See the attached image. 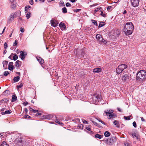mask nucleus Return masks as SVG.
Segmentation results:
<instances>
[{
  "instance_id": "21",
  "label": "nucleus",
  "mask_w": 146,
  "mask_h": 146,
  "mask_svg": "<svg viewBox=\"0 0 146 146\" xmlns=\"http://www.w3.org/2000/svg\"><path fill=\"white\" fill-rule=\"evenodd\" d=\"M17 100V97L15 95H13L11 100V102H14Z\"/></svg>"
},
{
  "instance_id": "54",
  "label": "nucleus",
  "mask_w": 146,
  "mask_h": 146,
  "mask_svg": "<svg viewBox=\"0 0 146 146\" xmlns=\"http://www.w3.org/2000/svg\"><path fill=\"white\" fill-rule=\"evenodd\" d=\"M17 41L15 40V42L14 43L13 46H15L17 45Z\"/></svg>"
},
{
  "instance_id": "49",
  "label": "nucleus",
  "mask_w": 146,
  "mask_h": 146,
  "mask_svg": "<svg viewBox=\"0 0 146 146\" xmlns=\"http://www.w3.org/2000/svg\"><path fill=\"white\" fill-rule=\"evenodd\" d=\"M23 86V85L22 84H20L19 85L17 86L18 89H19V88H21Z\"/></svg>"
},
{
  "instance_id": "52",
  "label": "nucleus",
  "mask_w": 146,
  "mask_h": 146,
  "mask_svg": "<svg viewBox=\"0 0 146 146\" xmlns=\"http://www.w3.org/2000/svg\"><path fill=\"white\" fill-rule=\"evenodd\" d=\"M98 120L99 121L101 122L102 123L105 125H106V123L104 122H103V121H102L101 119H98Z\"/></svg>"
},
{
  "instance_id": "11",
  "label": "nucleus",
  "mask_w": 146,
  "mask_h": 146,
  "mask_svg": "<svg viewBox=\"0 0 146 146\" xmlns=\"http://www.w3.org/2000/svg\"><path fill=\"white\" fill-rule=\"evenodd\" d=\"M50 23L51 26L54 27L57 26L58 24V23L56 21L52 20H51Z\"/></svg>"
},
{
  "instance_id": "60",
  "label": "nucleus",
  "mask_w": 146,
  "mask_h": 146,
  "mask_svg": "<svg viewBox=\"0 0 146 146\" xmlns=\"http://www.w3.org/2000/svg\"><path fill=\"white\" fill-rule=\"evenodd\" d=\"M28 104V103L27 102H25L23 103V104L24 106H26Z\"/></svg>"
},
{
  "instance_id": "7",
  "label": "nucleus",
  "mask_w": 146,
  "mask_h": 146,
  "mask_svg": "<svg viewBox=\"0 0 146 146\" xmlns=\"http://www.w3.org/2000/svg\"><path fill=\"white\" fill-rule=\"evenodd\" d=\"M131 5L134 7H137L139 4L140 0H130Z\"/></svg>"
},
{
  "instance_id": "8",
  "label": "nucleus",
  "mask_w": 146,
  "mask_h": 146,
  "mask_svg": "<svg viewBox=\"0 0 146 146\" xmlns=\"http://www.w3.org/2000/svg\"><path fill=\"white\" fill-rule=\"evenodd\" d=\"M92 99L96 103L99 102L101 100V97L99 95H94L92 96Z\"/></svg>"
},
{
  "instance_id": "6",
  "label": "nucleus",
  "mask_w": 146,
  "mask_h": 146,
  "mask_svg": "<svg viewBox=\"0 0 146 146\" xmlns=\"http://www.w3.org/2000/svg\"><path fill=\"white\" fill-rule=\"evenodd\" d=\"M104 112L105 113L106 115H108L110 119L112 118L114 116L113 113V110H112L110 109L105 110L104 111Z\"/></svg>"
},
{
  "instance_id": "36",
  "label": "nucleus",
  "mask_w": 146,
  "mask_h": 146,
  "mask_svg": "<svg viewBox=\"0 0 146 146\" xmlns=\"http://www.w3.org/2000/svg\"><path fill=\"white\" fill-rule=\"evenodd\" d=\"M18 58V56L17 55V54H15L14 55V56L13 57V60L14 61H15Z\"/></svg>"
},
{
  "instance_id": "32",
  "label": "nucleus",
  "mask_w": 146,
  "mask_h": 146,
  "mask_svg": "<svg viewBox=\"0 0 146 146\" xmlns=\"http://www.w3.org/2000/svg\"><path fill=\"white\" fill-rule=\"evenodd\" d=\"M31 13L29 12H27V13L26 14V17L27 19H28L31 17Z\"/></svg>"
},
{
  "instance_id": "27",
  "label": "nucleus",
  "mask_w": 146,
  "mask_h": 146,
  "mask_svg": "<svg viewBox=\"0 0 146 146\" xmlns=\"http://www.w3.org/2000/svg\"><path fill=\"white\" fill-rule=\"evenodd\" d=\"M101 12V13L100 15L102 16V17H106L107 15V14L106 13H104L102 11H100Z\"/></svg>"
},
{
  "instance_id": "13",
  "label": "nucleus",
  "mask_w": 146,
  "mask_h": 146,
  "mask_svg": "<svg viewBox=\"0 0 146 146\" xmlns=\"http://www.w3.org/2000/svg\"><path fill=\"white\" fill-rule=\"evenodd\" d=\"M102 72V69L101 68H97L93 70V72H94L99 73Z\"/></svg>"
},
{
  "instance_id": "37",
  "label": "nucleus",
  "mask_w": 146,
  "mask_h": 146,
  "mask_svg": "<svg viewBox=\"0 0 146 146\" xmlns=\"http://www.w3.org/2000/svg\"><path fill=\"white\" fill-rule=\"evenodd\" d=\"M9 74V72L7 71H5L3 73V75L5 76H7Z\"/></svg>"
},
{
  "instance_id": "17",
  "label": "nucleus",
  "mask_w": 146,
  "mask_h": 146,
  "mask_svg": "<svg viewBox=\"0 0 146 146\" xmlns=\"http://www.w3.org/2000/svg\"><path fill=\"white\" fill-rule=\"evenodd\" d=\"M43 117L44 119H50L52 117V116L51 115H49L45 116L44 115L43 116Z\"/></svg>"
},
{
  "instance_id": "50",
  "label": "nucleus",
  "mask_w": 146,
  "mask_h": 146,
  "mask_svg": "<svg viewBox=\"0 0 146 146\" xmlns=\"http://www.w3.org/2000/svg\"><path fill=\"white\" fill-rule=\"evenodd\" d=\"M81 10L80 9H75L74 10V11L75 12H77L79 11H81Z\"/></svg>"
},
{
  "instance_id": "16",
  "label": "nucleus",
  "mask_w": 146,
  "mask_h": 146,
  "mask_svg": "<svg viewBox=\"0 0 146 146\" xmlns=\"http://www.w3.org/2000/svg\"><path fill=\"white\" fill-rule=\"evenodd\" d=\"M11 3V8L12 9H14L16 7V3L14 1L12 2H10Z\"/></svg>"
},
{
  "instance_id": "2",
  "label": "nucleus",
  "mask_w": 146,
  "mask_h": 146,
  "mask_svg": "<svg viewBox=\"0 0 146 146\" xmlns=\"http://www.w3.org/2000/svg\"><path fill=\"white\" fill-rule=\"evenodd\" d=\"M125 34L127 35H131L134 29V26L131 22H127L124 26Z\"/></svg>"
},
{
  "instance_id": "29",
  "label": "nucleus",
  "mask_w": 146,
  "mask_h": 146,
  "mask_svg": "<svg viewBox=\"0 0 146 146\" xmlns=\"http://www.w3.org/2000/svg\"><path fill=\"white\" fill-rule=\"evenodd\" d=\"M105 25V23L104 22H101L99 24L98 26V28H100L101 27L104 26Z\"/></svg>"
},
{
  "instance_id": "3",
  "label": "nucleus",
  "mask_w": 146,
  "mask_h": 146,
  "mask_svg": "<svg viewBox=\"0 0 146 146\" xmlns=\"http://www.w3.org/2000/svg\"><path fill=\"white\" fill-rule=\"evenodd\" d=\"M21 15V13L19 11L11 13L8 18V22L9 23H11L15 18L20 16Z\"/></svg>"
},
{
  "instance_id": "5",
  "label": "nucleus",
  "mask_w": 146,
  "mask_h": 146,
  "mask_svg": "<svg viewBox=\"0 0 146 146\" xmlns=\"http://www.w3.org/2000/svg\"><path fill=\"white\" fill-rule=\"evenodd\" d=\"M116 139V137H113L111 138H109L107 139H104L102 141L108 145H111L115 141Z\"/></svg>"
},
{
  "instance_id": "51",
  "label": "nucleus",
  "mask_w": 146,
  "mask_h": 146,
  "mask_svg": "<svg viewBox=\"0 0 146 146\" xmlns=\"http://www.w3.org/2000/svg\"><path fill=\"white\" fill-rule=\"evenodd\" d=\"M83 123L84 124H89L88 121L85 120H83Z\"/></svg>"
},
{
  "instance_id": "26",
  "label": "nucleus",
  "mask_w": 146,
  "mask_h": 146,
  "mask_svg": "<svg viewBox=\"0 0 146 146\" xmlns=\"http://www.w3.org/2000/svg\"><path fill=\"white\" fill-rule=\"evenodd\" d=\"M103 135H101L99 134H96L95 135V138L101 139L102 138V137H103Z\"/></svg>"
},
{
  "instance_id": "43",
  "label": "nucleus",
  "mask_w": 146,
  "mask_h": 146,
  "mask_svg": "<svg viewBox=\"0 0 146 146\" xmlns=\"http://www.w3.org/2000/svg\"><path fill=\"white\" fill-rule=\"evenodd\" d=\"M101 8H102L101 7H100V8L98 7V8H96L94 10V12H95V13H96V12H97L98 11H99Z\"/></svg>"
},
{
  "instance_id": "63",
  "label": "nucleus",
  "mask_w": 146,
  "mask_h": 146,
  "mask_svg": "<svg viewBox=\"0 0 146 146\" xmlns=\"http://www.w3.org/2000/svg\"><path fill=\"white\" fill-rule=\"evenodd\" d=\"M7 50L6 49L5 50H3V54H5L7 52Z\"/></svg>"
},
{
  "instance_id": "9",
  "label": "nucleus",
  "mask_w": 146,
  "mask_h": 146,
  "mask_svg": "<svg viewBox=\"0 0 146 146\" xmlns=\"http://www.w3.org/2000/svg\"><path fill=\"white\" fill-rule=\"evenodd\" d=\"M131 78V75L129 74H126L123 76L122 78V79L124 81H129Z\"/></svg>"
},
{
  "instance_id": "55",
  "label": "nucleus",
  "mask_w": 146,
  "mask_h": 146,
  "mask_svg": "<svg viewBox=\"0 0 146 146\" xmlns=\"http://www.w3.org/2000/svg\"><path fill=\"white\" fill-rule=\"evenodd\" d=\"M112 8V6H108L107 8V10L108 11H109L110 9Z\"/></svg>"
},
{
  "instance_id": "64",
  "label": "nucleus",
  "mask_w": 146,
  "mask_h": 146,
  "mask_svg": "<svg viewBox=\"0 0 146 146\" xmlns=\"http://www.w3.org/2000/svg\"><path fill=\"white\" fill-rule=\"evenodd\" d=\"M24 111L26 113H27L28 112V109L26 108L25 109Z\"/></svg>"
},
{
  "instance_id": "59",
  "label": "nucleus",
  "mask_w": 146,
  "mask_h": 146,
  "mask_svg": "<svg viewBox=\"0 0 146 146\" xmlns=\"http://www.w3.org/2000/svg\"><path fill=\"white\" fill-rule=\"evenodd\" d=\"M29 3L31 5H33V0H31L30 1Z\"/></svg>"
},
{
  "instance_id": "61",
  "label": "nucleus",
  "mask_w": 146,
  "mask_h": 146,
  "mask_svg": "<svg viewBox=\"0 0 146 146\" xmlns=\"http://www.w3.org/2000/svg\"><path fill=\"white\" fill-rule=\"evenodd\" d=\"M81 96H82V95L81 94H80V96H79L78 97V99L81 100H82V98Z\"/></svg>"
},
{
  "instance_id": "53",
  "label": "nucleus",
  "mask_w": 146,
  "mask_h": 146,
  "mask_svg": "<svg viewBox=\"0 0 146 146\" xmlns=\"http://www.w3.org/2000/svg\"><path fill=\"white\" fill-rule=\"evenodd\" d=\"M107 42L106 40H104H104H103V41L102 42V43L101 44H102L103 43H104V44H106L107 43Z\"/></svg>"
},
{
  "instance_id": "4",
  "label": "nucleus",
  "mask_w": 146,
  "mask_h": 146,
  "mask_svg": "<svg viewBox=\"0 0 146 146\" xmlns=\"http://www.w3.org/2000/svg\"><path fill=\"white\" fill-rule=\"evenodd\" d=\"M127 67V65L125 64H121L119 65L116 69V71L117 73L118 74H120Z\"/></svg>"
},
{
  "instance_id": "56",
  "label": "nucleus",
  "mask_w": 146,
  "mask_h": 146,
  "mask_svg": "<svg viewBox=\"0 0 146 146\" xmlns=\"http://www.w3.org/2000/svg\"><path fill=\"white\" fill-rule=\"evenodd\" d=\"M103 40H104V39L102 37H101L98 40L100 42L101 44L102 42L103 41Z\"/></svg>"
},
{
  "instance_id": "58",
  "label": "nucleus",
  "mask_w": 146,
  "mask_h": 146,
  "mask_svg": "<svg viewBox=\"0 0 146 146\" xmlns=\"http://www.w3.org/2000/svg\"><path fill=\"white\" fill-rule=\"evenodd\" d=\"M20 31L22 33H23L25 31V29L24 28H21L20 29Z\"/></svg>"
},
{
  "instance_id": "39",
  "label": "nucleus",
  "mask_w": 146,
  "mask_h": 146,
  "mask_svg": "<svg viewBox=\"0 0 146 146\" xmlns=\"http://www.w3.org/2000/svg\"><path fill=\"white\" fill-rule=\"evenodd\" d=\"M101 37V35H100L97 34L96 36V38L98 40H99Z\"/></svg>"
},
{
  "instance_id": "38",
  "label": "nucleus",
  "mask_w": 146,
  "mask_h": 146,
  "mask_svg": "<svg viewBox=\"0 0 146 146\" xmlns=\"http://www.w3.org/2000/svg\"><path fill=\"white\" fill-rule=\"evenodd\" d=\"M2 146H9L7 143L5 141H3L1 144Z\"/></svg>"
},
{
  "instance_id": "57",
  "label": "nucleus",
  "mask_w": 146,
  "mask_h": 146,
  "mask_svg": "<svg viewBox=\"0 0 146 146\" xmlns=\"http://www.w3.org/2000/svg\"><path fill=\"white\" fill-rule=\"evenodd\" d=\"M66 7H69L71 6V5L69 3H67L66 4Z\"/></svg>"
},
{
  "instance_id": "22",
  "label": "nucleus",
  "mask_w": 146,
  "mask_h": 146,
  "mask_svg": "<svg viewBox=\"0 0 146 146\" xmlns=\"http://www.w3.org/2000/svg\"><path fill=\"white\" fill-rule=\"evenodd\" d=\"M11 112L12 111L11 110H8L5 111V112H2V115L5 114H9L11 113Z\"/></svg>"
},
{
  "instance_id": "19",
  "label": "nucleus",
  "mask_w": 146,
  "mask_h": 146,
  "mask_svg": "<svg viewBox=\"0 0 146 146\" xmlns=\"http://www.w3.org/2000/svg\"><path fill=\"white\" fill-rule=\"evenodd\" d=\"M59 27L61 28L65 29L66 28V27L65 24L64 23L61 22L59 25Z\"/></svg>"
},
{
  "instance_id": "62",
  "label": "nucleus",
  "mask_w": 146,
  "mask_h": 146,
  "mask_svg": "<svg viewBox=\"0 0 146 146\" xmlns=\"http://www.w3.org/2000/svg\"><path fill=\"white\" fill-rule=\"evenodd\" d=\"M5 28H6V27H5L4 28V29H3L2 32V33H1L0 34V35H2L4 32Z\"/></svg>"
},
{
  "instance_id": "46",
  "label": "nucleus",
  "mask_w": 146,
  "mask_h": 146,
  "mask_svg": "<svg viewBox=\"0 0 146 146\" xmlns=\"http://www.w3.org/2000/svg\"><path fill=\"white\" fill-rule=\"evenodd\" d=\"M81 125H82V124H79L77 126V128L78 129H82Z\"/></svg>"
},
{
  "instance_id": "31",
  "label": "nucleus",
  "mask_w": 146,
  "mask_h": 146,
  "mask_svg": "<svg viewBox=\"0 0 146 146\" xmlns=\"http://www.w3.org/2000/svg\"><path fill=\"white\" fill-rule=\"evenodd\" d=\"M8 99L7 98H4L1 100V102L3 103L4 102V103H6L8 101Z\"/></svg>"
},
{
  "instance_id": "45",
  "label": "nucleus",
  "mask_w": 146,
  "mask_h": 146,
  "mask_svg": "<svg viewBox=\"0 0 146 146\" xmlns=\"http://www.w3.org/2000/svg\"><path fill=\"white\" fill-rule=\"evenodd\" d=\"M24 117L25 119L29 118H30L31 117L30 116L28 115H25Z\"/></svg>"
},
{
  "instance_id": "30",
  "label": "nucleus",
  "mask_w": 146,
  "mask_h": 146,
  "mask_svg": "<svg viewBox=\"0 0 146 146\" xmlns=\"http://www.w3.org/2000/svg\"><path fill=\"white\" fill-rule=\"evenodd\" d=\"M86 129L87 130L90 131L89 133L91 134H92L94 133V132L91 131V129L90 127H86Z\"/></svg>"
},
{
  "instance_id": "25",
  "label": "nucleus",
  "mask_w": 146,
  "mask_h": 146,
  "mask_svg": "<svg viewBox=\"0 0 146 146\" xmlns=\"http://www.w3.org/2000/svg\"><path fill=\"white\" fill-rule=\"evenodd\" d=\"M31 8V7L29 5H27L26 6L25 8V11L26 12L27 11V10L29 9V10H30V9Z\"/></svg>"
},
{
  "instance_id": "20",
  "label": "nucleus",
  "mask_w": 146,
  "mask_h": 146,
  "mask_svg": "<svg viewBox=\"0 0 146 146\" xmlns=\"http://www.w3.org/2000/svg\"><path fill=\"white\" fill-rule=\"evenodd\" d=\"M113 124L116 125L117 127H119L120 125H119V122L117 120H114L113 122Z\"/></svg>"
},
{
  "instance_id": "14",
  "label": "nucleus",
  "mask_w": 146,
  "mask_h": 146,
  "mask_svg": "<svg viewBox=\"0 0 146 146\" xmlns=\"http://www.w3.org/2000/svg\"><path fill=\"white\" fill-rule=\"evenodd\" d=\"M130 134L134 138H136L137 140H138L139 139V136L137 133H130Z\"/></svg>"
},
{
  "instance_id": "18",
  "label": "nucleus",
  "mask_w": 146,
  "mask_h": 146,
  "mask_svg": "<svg viewBox=\"0 0 146 146\" xmlns=\"http://www.w3.org/2000/svg\"><path fill=\"white\" fill-rule=\"evenodd\" d=\"M36 59L40 63L42 64L44 63V60L41 57H36Z\"/></svg>"
},
{
  "instance_id": "23",
  "label": "nucleus",
  "mask_w": 146,
  "mask_h": 146,
  "mask_svg": "<svg viewBox=\"0 0 146 146\" xmlns=\"http://www.w3.org/2000/svg\"><path fill=\"white\" fill-rule=\"evenodd\" d=\"M111 135V133L108 131H106L104 133V135L105 137H108Z\"/></svg>"
},
{
  "instance_id": "15",
  "label": "nucleus",
  "mask_w": 146,
  "mask_h": 146,
  "mask_svg": "<svg viewBox=\"0 0 146 146\" xmlns=\"http://www.w3.org/2000/svg\"><path fill=\"white\" fill-rule=\"evenodd\" d=\"M8 62L6 60H4L3 62V67L4 69H6L7 68V66Z\"/></svg>"
},
{
  "instance_id": "44",
  "label": "nucleus",
  "mask_w": 146,
  "mask_h": 146,
  "mask_svg": "<svg viewBox=\"0 0 146 146\" xmlns=\"http://www.w3.org/2000/svg\"><path fill=\"white\" fill-rule=\"evenodd\" d=\"M133 127L136 128L137 127V125L135 121H134L133 123Z\"/></svg>"
},
{
  "instance_id": "33",
  "label": "nucleus",
  "mask_w": 146,
  "mask_h": 146,
  "mask_svg": "<svg viewBox=\"0 0 146 146\" xmlns=\"http://www.w3.org/2000/svg\"><path fill=\"white\" fill-rule=\"evenodd\" d=\"M131 117V115H130L129 116H124L123 117V118L125 120H130V117Z\"/></svg>"
},
{
  "instance_id": "34",
  "label": "nucleus",
  "mask_w": 146,
  "mask_h": 146,
  "mask_svg": "<svg viewBox=\"0 0 146 146\" xmlns=\"http://www.w3.org/2000/svg\"><path fill=\"white\" fill-rule=\"evenodd\" d=\"M62 11L64 13H66L67 12V9L65 7H64L62 9Z\"/></svg>"
},
{
  "instance_id": "35",
  "label": "nucleus",
  "mask_w": 146,
  "mask_h": 146,
  "mask_svg": "<svg viewBox=\"0 0 146 146\" xmlns=\"http://www.w3.org/2000/svg\"><path fill=\"white\" fill-rule=\"evenodd\" d=\"M91 21L93 23L94 25H96V26H98V23H97V21L94 20L92 19L91 20Z\"/></svg>"
},
{
  "instance_id": "1",
  "label": "nucleus",
  "mask_w": 146,
  "mask_h": 146,
  "mask_svg": "<svg viewBox=\"0 0 146 146\" xmlns=\"http://www.w3.org/2000/svg\"><path fill=\"white\" fill-rule=\"evenodd\" d=\"M146 79V71L144 70H141L136 74V80L137 82H143Z\"/></svg>"
},
{
  "instance_id": "47",
  "label": "nucleus",
  "mask_w": 146,
  "mask_h": 146,
  "mask_svg": "<svg viewBox=\"0 0 146 146\" xmlns=\"http://www.w3.org/2000/svg\"><path fill=\"white\" fill-rule=\"evenodd\" d=\"M9 92V90H6L4 91L3 92V94L4 95H7V94H8V93Z\"/></svg>"
},
{
  "instance_id": "28",
  "label": "nucleus",
  "mask_w": 146,
  "mask_h": 146,
  "mask_svg": "<svg viewBox=\"0 0 146 146\" xmlns=\"http://www.w3.org/2000/svg\"><path fill=\"white\" fill-rule=\"evenodd\" d=\"M20 79V77L19 76L15 77L14 78L13 80L15 82H17Z\"/></svg>"
},
{
  "instance_id": "41",
  "label": "nucleus",
  "mask_w": 146,
  "mask_h": 146,
  "mask_svg": "<svg viewBox=\"0 0 146 146\" xmlns=\"http://www.w3.org/2000/svg\"><path fill=\"white\" fill-rule=\"evenodd\" d=\"M92 122L94 125H96L99 127H100V126L96 122H95L94 121H92Z\"/></svg>"
},
{
  "instance_id": "42",
  "label": "nucleus",
  "mask_w": 146,
  "mask_h": 146,
  "mask_svg": "<svg viewBox=\"0 0 146 146\" xmlns=\"http://www.w3.org/2000/svg\"><path fill=\"white\" fill-rule=\"evenodd\" d=\"M60 4L61 6H64V3L62 1H61L60 2Z\"/></svg>"
},
{
  "instance_id": "24",
  "label": "nucleus",
  "mask_w": 146,
  "mask_h": 146,
  "mask_svg": "<svg viewBox=\"0 0 146 146\" xmlns=\"http://www.w3.org/2000/svg\"><path fill=\"white\" fill-rule=\"evenodd\" d=\"M20 61L19 60H17L15 62V66L16 67H19L21 66Z\"/></svg>"
},
{
  "instance_id": "10",
  "label": "nucleus",
  "mask_w": 146,
  "mask_h": 146,
  "mask_svg": "<svg viewBox=\"0 0 146 146\" xmlns=\"http://www.w3.org/2000/svg\"><path fill=\"white\" fill-rule=\"evenodd\" d=\"M20 52V54L19 56V57L21 60H23L25 58L27 53L26 52L23 51H21Z\"/></svg>"
},
{
  "instance_id": "12",
  "label": "nucleus",
  "mask_w": 146,
  "mask_h": 146,
  "mask_svg": "<svg viewBox=\"0 0 146 146\" xmlns=\"http://www.w3.org/2000/svg\"><path fill=\"white\" fill-rule=\"evenodd\" d=\"M13 63L12 62H10L8 65V69L9 70L13 71L15 68L13 65Z\"/></svg>"
},
{
  "instance_id": "48",
  "label": "nucleus",
  "mask_w": 146,
  "mask_h": 146,
  "mask_svg": "<svg viewBox=\"0 0 146 146\" xmlns=\"http://www.w3.org/2000/svg\"><path fill=\"white\" fill-rule=\"evenodd\" d=\"M7 44L6 42H5L4 44V48L5 49L7 48Z\"/></svg>"
},
{
  "instance_id": "40",
  "label": "nucleus",
  "mask_w": 146,
  "mask_h": 146,
  "mask_svg": "<svg viewBox=\"0 0 146 146\" xmlns=\"http://www.w3.org/2000/svg\"><path fill=\"white\" fill-rule=\"evenodd\" d=\"M55 122L56 123H58V124H60V125H62V124H63L61 122H60V121H59V120H58V119H56V120H55Z\"/></svg>"
}]
</instances>
